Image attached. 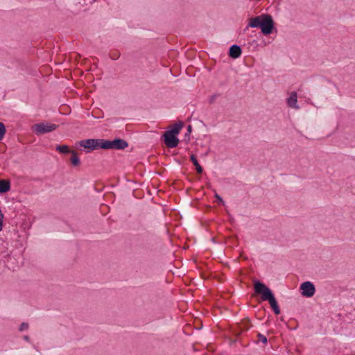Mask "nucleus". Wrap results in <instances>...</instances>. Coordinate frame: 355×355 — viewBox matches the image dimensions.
Segmentation results:
<instances>
[{"label": "nucleus", "mask_w": 355, "mask_h": 355, "mask_svg": "<svg viewBox=\"0 0 355 355\" xmlns=\"http://www.w3.org/2000/svg\"><path fill=\"white\" fill-rule=\"evenodd\" d=\"M258 338H259V341H261L263 344L267 343L268 340H267L266 336H265L264 335L259 333V334H258Z\"/></svg>", "instance_id": "f3484780"}, {"label": "nucleus", "mask_w": 355, "mask_h": 355, "mask_svg": "<svg viewBox=\"0 0 355 355\" xmlns=\"http://www.w3.org/2000/svg\"><path fill=\"white\" fill-rule=\"evenodd\" d=\"M10 189V184L8 180H0V193H6Z\"/></svg>", "instance_id": "9b49d317"}, {"label": "nucleus", "mask_w": 355, "mask_h": 355, "mask_svg": "<svg viewBox=\"0 0 355 355\" xmlns=\"http://www.w3.org/2000/svg\"><path fill=\"white\" fill-rule=\"evenodd\" d=\"M254 291L257 294H261V299L263 301H268L271 308L276 315L280 313V309L272 291L264 284L257 281L254 283Z\"/></svg>", "instance_id": "7ed1b4c3"}, {"label": "nucleus", "mask_w": 355, "mask_h": 355, "mask_svg": "<svg viewBox=\"0 0 355 355\" xmlns=\"http://www.w3.org/2000/svg\"><path fill=\"white\" fill-rule=\"evenodd\" d=\"M191 130H192L191 125H188V127H187V133L186 134V136L187 135H189L191 132Z\"/></svg>", "instance_id": "412c9836"}, {"label": "nucleus", "mask_w": 355, "mask_h": 355, "mask_svg": "<svg viewBox=\"0 0 355 355\" xmlns=\"http://www.w3.org/2000/svg\"><path fill=\"white\" fill-rule=\"evenodd\" d=\"M111 58L113 59V60H116L119 58V55H116V57H112L111 56Z\"/></svg>", "instance_id": "5701e85b"}, {"label": "nucleus", "mask_w": 355, "mask_h": 355, "mask_svg": "<svg viewBox=\"0 0 355 355\" xmlns=\"http://www.w3.org/2000/svg\"><path fill=\"white\" fill-rule=\"evenodd\" d=\"M297 96L295 92H292L290 94L289 98L287 99V104L289 107L299 109V105L297 103Z\"/></svg>", "instance_id": "1a4fd4ad"}, {"label": "nucleus", "mask_w": 355, "mask_h": 355, "mask_svg": "<svg viewBox=\"0 0 355 355\" xmlns=\"http://www.w3.org/2000/svg\"><path fill=\"white\" fill-rule=\"evenodd\" d=\"M241 48L238 45L234 44L230 48L229 55L232 58H239L241 55Z\"/></svg>", "instance_id": "9d476101"}, {"label": "nucleus", "mask_w": 355, "mask_h": 355, "mask_svg": "<svg viewBox=\"0 0 355 355\" xmlns=\"http://www.w3.org/2000/svg\"><path fill=\"white\" fill-rule=\"evenodd\" d=\"M101 139H88L79 141V145L84 148L96 150L100 148Z\"/></svg>", "instance_id": "0eeeda50"}, {"label": "nucleus", "mask_w": 355, "mask_h": 355, "mask_svg": "<svg viewBox=\"0 0 355 355\" xmlns=\"http://www.w3.org/2000/svg\"><path fill=\"white\" fill-rule=\"evenodd\" d=\"M6 132V126L3 123L0 122V141L4 137V135Z\"/></svg>", "instance_id": "dca6fc26"}, {"label": "nucleus", "mask_w": 355, "mask_h": 355, "mask_svg": "<svg viewBox=\"0 0 355 355\" xmlns=\"http://www.w3.org/2000/svg\"><path fill=\"white\" fill-rule=\"evenodd\" d=\"M71 157L70 161L73 166H78L80 164V159L78 157V154L75 150H72L71 153Z\"/></svg>", "instance_id": "4468645a"}, {"label": "nucleus", "mask_w": 355, "mask_h": 355, "mask_svg": "<svg viewBox=\"0 0 355 355\" xmlns=\"http://www.w3.org/2000/svg\"><path fill=\"white\" fill-rule=\"evenodd\" d=\"M254 291L257 294H261V299L263 301H268L271 308L276 315L280 313V309L272 291L264 284L257 281L254 283Z\"/></svg>", "instance_id": "f03ea898"}, {"label": "nucleus", "mask_w": 355, "mask_h": 355, "mask_svg": "<svg viewBox=\"0 0 355 355\" xmlns=\"http://www.w3.org/2000/svg\"><path fill=\"white\" fill-rule=\"evenodd\" d=\"M57 151H59L61 153L67 154L70 153L72 150H71L68 146L67 145H58L55 147Z\"/></svg>", "instance_id": "2eb2a0df"}, {"label": "nucleus", "mask_w": 355, "mask_h": 355, "mask_svg": "<svg viewBox=\"0 0 355 355\" xmlns=\"http://www.w3.org/2000/svg\"><path fill=\"white\" fill-rule=\"evenodd\" d=\"M191 160L193 163V164L196 166V169L197 171V173H202V166L199 164L196 156L194 155H191Z\"/></svg>", "instance_id": "f8f14e48"}, {"label": "nucleus", "mask_w": 355, "mask_h": 355, "mask_svg": "<svg viewBox=\"0 0 355 355\" xmlns=\"http://www.w3.org/2000/svg\"><path fill=\"white\" fill-rule=\"evenodd\" d=\"M219 94H214L213 95H211L210 97H209V103L210 104H212L215 102L216 99L218 97Z\"/></svg>", "instance_id": "a211bd4d"}, {"label": "nucleus", "mask_w": 355, "mask_h": 355, "mask_svg": "<svg viewBox=\"0 0 355 355\" xmlns=\"http://www.w3.org/2000/svg\"><path fill=\"white\" fill-rule=\"evenodd\" d=\"M300 289L302 290V295L307 297H311L313 296L315 292V288L314 284L309 281L303 282L300 285Z\"/></svg>", "instance_id": "6e6552de"}, {"label": "nucleus", "mask_w": 355, "mask_h": 355, "mask_svg": "<svg viewBox=\"0 0 355 355\" xmlns=\"http://www.w3.org/2000/svg\"><path fill=\"white\" fill-rule=\"evenodd\" d=\"M163 136L164 143L167 147L173 148L178 145L179 139L176 135L173 134L171 132L166 131Z\"/></svg>", "instance_id": "423d86ee"}, {"label": "nucleus", "mask_w": 355, "mask_h": 355, "mask_svg": "<svg viewBox=\"0 0 355 355\" xmlns=\"http://www.w3.org/2000/svg\"><path fill=\"white\" fill-rule=\"evenodd\" d=\"M249 27L260 28L263 35H269L274 28V21L272 17L268 14H263L250 19Z\"/></svg>", "instance_id": "f257e3e1"}, {"label": "nucleus", "mask_w": 355, "mask_h": 355, "mask_svg": "<svg viewBox=\"0 0 355 355\" xmlns=\"http://www.w3.org/2000/svg\"><path fill=\"white\" fill-rule=\"evenodd\" d=\"M28 328V323H26V322H22L20 325V327H19V331H24L25 329H27Z\"/></svg>", "instance_id": "aec40b11"}, {"label": "nucleus", "mask_w": 355, "mask_h": 355, "mask_svg": "<svg viewBox=\"0 0 355 355\" xmlns=\"http://www.w3.org/2000/svg\"><path fill=\"white\" fill-rule=\"evenodd\" d=\"M58 125L48 122H42L34 124L31 129L37 135H43L56 130Z\"/></svg>", "instance_id": "39448f33"}, {"label": "nucleus", "mask_w": 355, "mask_h": 355, "mask_svg": "<svg viewBox=\"0 0 355 355\" xmlns=\"http://www.w3.org/2000/svg\"><path fill=\"white\" fill-rule=\"evenodd\" d=\"M128 146V142L122 139H115L112 141L101 139L100 148L122 150Z\"/></svg>", "instance_id": "20e7f679"}, {"label": "nucleus", "mask_w": 355, "mask_h": 355, "mask_svg": "<svg viewBox=\"0 0 355 355\" xmlns=\"http://www.w3.org/2000/svg\"><path fill=\"white\" fill-rule=\"evenodd\" d=\"M24 339L26 341H29V337L28 336H24Z\"/></svg>", "instance_id": "4be33fe9"}, {"label": "nucleus", "mask_w": 355, "mask_h": 355, "mask_svg": "<svg viewBox=\"0 0 355 355\" xmlns=\"http://www.w3.org/2000/svg\"><path fill=\"white\" fill-rule=\"evenodd\" d=\"M214 197L217 199L218 202L223 205H225V202L224 200H223V198L220 197V196H219L218 193H215V196Z\"/></svg>", "instance_id": "6ab92c4d"}, {"label": "nucleus", "mask_w": 355, "mask_h": 355, "mask_svg": "<svg viewBox=\"0 0 355 355\" xmlns=\"http://www.w3.org/2000/svg\"><path fill=\"white\" fill-rule=\"evenodd\" d=\"M182 127L183 123L182 121H178V123H175L173 128L168 131L177 135H178Z\"/></svg>", "instance_id": "ddd939ff"}]
</instances>
